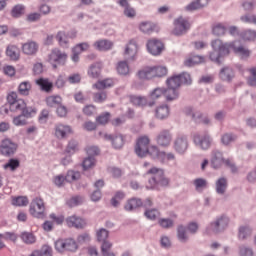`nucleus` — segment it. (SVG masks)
I'll list each match as a JSON object with an SVG mask.
<instances>
[{
  "label": "nucleus",
  "mask_w": 256,
  "mask_h": 256,
  "mask_svg": "<svg viewBox=\"0 0 256 256\" xmlns=\"http://www.w3.org/2000/svg\"><path fill=\"white\" fill-rule=\"evenodd\" d=\"M152 177L148 180L147 189L159 191L161 187H169L170 180L165 177V171L161 168L153 167L147 171Z\"/></svg>",
  "instance_id": "nucleus-1"
},
{
  "label": "nucleus",
  "mask_w": 256,
  "mask_h": 256,
  "mask_svg": "<svg viewBox=\"0 0 256 256\" xmlns=\"http://www.w3.org/2000/svg\"><path fill=\"white\" fill-rule=\"evenodd\" d=\"M213 51L210 53V59L217 63L218 65H221V60L223 57L227 56L229 54V49H231V44L227 42L221 41V39H216L211 42Z\"/></svg>",
  "instance_id": "nucleus-2"
},
{
  "label": "nucleus",
  "mask_w": 256,
  "mask_h": 256,
  "mask_svg": "<svg viewBox=\"0 0 256 256\" xmlns=\"http://www.w3.org/2000/svg\"><path fill=\"white\" fill-rule=\"evenodd\" d=\"M229 217L226 215L217 216L212 222L206 227L207 235H219L223 233L229 227Z\"/></svg>",
  "instance_id": "nucleus-3"
},
{
  "label": "nucleus",
  "mask_w": 256,
  "mask_h": 256,
  "mask_svg": "<svg viewBox=\"0 0 256 256\" xmlns=\"http://www.w3.org/2000/svg\"><path fill=\"white\" fill-rule=\"evenodd\" d=\"M150 157L156 161H159L162 165H169L170 161H175L176 157L173 152H165L159 150V147L153 145L150 146Z\"/></svg>",
  "instance_id": "nucleus-4"
},
{
  "label": "nucleus",
  "mask_w": 256,
  "mask_h": 256,
  "mask_svg": "<svg viewBox=\"0 0 256 256\" xmlns=\"http://www.w3.org/2000/svg\"><path fill=\"white\" fill-rule=\"evenodd\" d=\"M168 87L178 90L181 85H191V74L183 72L178 75H174L166 80Z\"/></svg>",
  "instance_id": "nucleus-5"
},
{
  "label": "nucleus",
  "mask_w": 256,
  "mask_h": 256,
  "mask_svg": "<svg viewBox=\"0 0 256 256\" xmlns=\"http://www.w3.org/2000/svg\"><path fill=\"white\" fill-rule=\"evenodd\" d=\"M149 140L148 136H141L137 139L136 146H135V153L138 157H146L147 155L151 156V147H149Z\"/></svg>",
  "instance_id": "nucleus-6"
},
{
  "label": "nucleus",
  "mask_w": 256,
  "mask_h": 256,
  "mask_svg": "<svg viewBox=\"0 0 256 256\" xmlns=\"http://www.w3.org/2000/svg\"><path fill=\"white\" fill-rule=\"evenodd\" d=\"M189 29H191V23H189V20H187L183 16H180L174 20V29L172 33L176 37H181V35H185V33L189 31Z\"/></svg>",
  "instance_id": "nucleus-7"
},
{
  "label": "nucleus",
  "mask_w": 256,
  "mask_h": 256,
  "mask_svg": "<svg viewBox=\"0 0 256 256\" xmlns=\"http://www.w3.org/2000/svg\"><path fill=\"white\" fill-rule=\"evenodd\" d=\"M67 61V53L59 49H53L48 55V62L52 65L53 69H57L58 65H64Z\"/></svg>",
  "instance_id": "nucleus-8"
},
{
  "label": "nucleus",
  "mask_w": 256,
  "mask_h": 256,
  "mask_svg": "<svg viewBox=\"0 0 256 256\" xmlns=\"http://www.w3.org/2000/svg\"><path fill=\"white\" fill-rule=\"evenodd\" d=\"M173 149L178 155H185L189 149V138L185 134H179L174 142Z\"/></svg>",
  "instance_id": "nucleus-9"
},
{
  "label": "nucleus",
  "mask_w": 256,
  "mask_h": 256,
  "mask_svg": "<svg viewBox=\"0 0 256 256\" xmlns=\"http://www.w3.org/2000/svg\"><path fill=\"white\" fill-rule=\"evenodd\" d=\"M30 215L37 219L45 218V203L41 198H35L30 204Z\"/></svg>",
  "instance_id": "nucleus-10"
},
{
  "label": "nucleus",
  "mask_w": 256,
  "mask_h": 256,
  "mask_svg": "<svg viewBox=\"0 0 256 256\" xmlns=\"http://www.w3.org/2000/svg\"><path fill=\"white\" fill-rule=\"evenodd\" d=\"M193 142L194 145H196L199 149H202V151H207V149L211 148L213 138H211L209 133L196 134L193 138Z\"/></svg>",
  "instance_id": "nucleus-11"
},
{
  "label": "nucleus",
  "mask_w": 256,
  "mask_h": 256,
  "mask_svg": "<svg viewBox=\"0 0 256 256\" xmlns=\"http://www.w3.org/2000/svg\"><path fill=\"white\" fill-rule=\"evenodd\" d=\"M55 249L59 253H63V251H71L74 252L78 249L77 242L75 240L68 239H59L55 242Z\"/></svg>",
  "instance_id": "nucleus-12"
},
{
  "label": "nucleus",
  "mask_w": 256,
  "mask_h": 256,
  "mask_svg": "<svg viewBox=\"0 0 256 256\" xmlns=\"http://www.w3.org/2000/svg\"><path fill=\"white\" fill-rule=\"evenodd\" d=\"M173 141V134L169 129H162L156 136V143L159 147H170Z\"/></svg>",
  "instance_id": "nucleus-13"
},
{
  "label": "nucleus",
  "mask_w": 256,
  "mask_h": 256,
  "mask_svg": "<svg viewBox=\"0 0 256 256\" xmlns=\"http://www.w3.org/2000/svg\"><path fill=\"white\" fill-rule=\"evenodd\" d=\"M73 133L71 126L65 124H56L54 127V135L57 139H67Z\"/></svg>",
  "instance_id": "nucleus-14"
},
{
  "label": "nucleus",
  "mask_w": 256,
  "mask_h": 256,
  "mask_svg": "<svg viewBox=\"0 0 256 256\" xmlns=\"http://www.w3.org/2000/svg\"><path fill=\"white\" fill-rule=\"evenodd\" d=\"M146 47H147V51L154 56L161 55V52L164 49L163 42H161L158 39L148 40Z\"/></svg>",
  "instance_id": "nucleus-15"
},
{
  "label": "nucleus",
  "mask_w": 256,
  "mask_h": 256,
  "mask_svg": "<svg viewBox=\"0 0 256 256\" xmlns=\"http://www.w3.org/2000/svg\"><path fill=\"white\" fill-rule=\"evenodd\" d=\"M17 151V144L13 143L10 139H5L2 141L0 145V153L1 155H5L9 157V155H13Z\"/></svg>",
  "instance_id": "nucleus-16"
},
{
  "label": "nucleus",
  "mask_w": 256,
  "mask_h": 256,
  "mask_svg": "<svg viewBox=\"0 0 256 256\" xmlns=\"http://www.w3.org/2000/svg\"><path fill=\"white\" fill-rule=\"evenodd\" d=\"M230 45V49H233L236 55H239L241 59H247L249 55H251V51L241 45H239V41L228 43Z\"/></svg>",
  "instance_id": "nucleus-17"
},
{
  "label": "nucleus",
  "mask_w": 256,
  "mask_h": 256,
  "mask_svg": "<svg viewBox=\"0 0 256 256\" xmlns=\"http://www.w3.org/2000/svg\"><path fill=\"white\" fill-rule=\"evenodd\" d=\"M210 163L212 169H220L221 165L225 163V159L223 158V152L219 150H213L211 153Z\"/></svg>",
  "instance_id": "nucleus-18"
},
{
  "label": "nucleus",
  "mask_w": 256,
  "mask_h": 256,
  "mask_svg": "<svg viewBox=\"0 0 256 256\" xmlns=\"http://www.w3.org/2000/svg\"><path fill=\"white\" fill-rule=\"evenodd\" d=\"M130 103L132 105H135L136 107H145V105H149V107H153L155 105V101H147V97L145 96H137V95H131L129 96Z\"/></svg>",
  "instance_id": "nucleus-19"
},
{
  "label": "nucleus",
  "mask_w": 256,
  "mask_h": 256,
  "mask_svg": "<svg viewBox=\"0 0 256 256\" xmlns=\"http://www.w3.org/2000/svg\"><path fill=\"white\" fill-rule=\"evenodd\" d=\"M105 139H108L112 142L114 149H121L125 145V136L122 134H117L115 136L106 134Z\"/></svg>",
  "instance_id": "nucleus-20"
},
{
  "label": "nucleus",
  "mask_w": 256,
  "mask_h": 256,
  "mask_svg": "<svg viewBox=\"0 0 256 256\" xmlns=\"http://www.w3.org/2000/svg\"><path fill=\"white\" fill-rule=\"evenodd\" d=\"M137 75L142 81H149V79H155L154 66L142 68L138 71Z\"/></svg>",
  "instance_id": "nucleus-21"
},
{
  "label": "nucleus",
  "mask_w": 256,
  "mask_h": 256,
  "mask_svg": "<svg viewBox=\"0 0 256 256\" xmlns=\"http://www.w3.org/2000/svg\"><path fill=\"white\" fill-rule=\"evenodd\" d=\"M227 187H229V182H227V178L220 177L215 182V191L217 195H224L227 193Z\"/></svg>",
  "instance_id": "nucleus-22"
},
{
  "label": "nucleus",
  "mask_w": 256,
  "mask_h": 256,
  "mask_svg": "<svg viewBox=\"0 0 256 256\" xmlns=\"http://www.w3.org/2000/svg\"><path fill=\"white\" fill-rule=\"evenodd\" d=\"M66 223L68 227H75V229H83L86 225L85 220L77 216H69L66 219Z\"/></svg>",
  "instance_id": "nucleus-23"
},
{
  "label": "nucleus",
  "mask_w": 256,
  "mask_h": 256,
  "mask_svg": "<svg viewBox=\"0 0 256 256\" xmlns=\"http://www.w3.org/2000/svg\"><path fill=\"white\" fill-rule=\"evenodd\" d=\"M139 47L137 46V42L135 40H130L125 48V55H128V59H135L137 55Z\"/></svg>",
  "instance_id": "nucleus-24"
},
{
  "label": "nucleus",
  "mask_w": 256,
  "mask_h": 256,
  "mask_svg": "<svg viewBox=\"0 0 256 256\" xmlns=\"http://www.w3.org/2000/svg\"><path fill=\"white\" fill-rule=\"evenodd\" d=\"M170 113H171V110L169 109V106L166 104L160 105L155 109L156 119H160V120L167 119Z\"/></svg>",
  "instance_id": "nucleus-25"
},
{
  "label": "nucleus",
  "mask_w": 256,
  "mask_h": 256,
  "mask_svg": "<svg viewBox=\"0 0 256 256\" xmlns=\"http://www.w3.org/2000/svg\"><path fill=\"white\" fill-rule=\"evenodd\" d=\"M6 55L11 61H19L21 50L16 45H9L6 49Z\"/></svg>",
  "instance_id": "nucleus-26"
},
{
  "label": "nucleus",
  "mask_w": 256,
  "mask_h": 256,
  "mask_svg": "<svg viewBox=\"0 0 256 256\" xmlns=\"http://www.w3.org/2000/svg\"><path fill=\"white\" fill-rule=\"evenodd\" d=\"M94 47L98 51H110L113 49V42L107 39L98 40L94 43Z\"/></svg>",
  "instance_id": "nucleus-27"
},
{
  "label": "nucleus",
  "mask_w": 256,
  "mask_h": 256,
  "mask_svg": "<svg viewBox=\"0 0 256 256\" xmlns=\"http://www.w3.org/2000/svg\"><path fill=\"white\" fill-rule=\"evenodd\" d=\"M22 51L25 55H35L39 51V45L36 42H26L22 45Z\"/></svg>",
  "instance_id": "nucleus-28"
},
{
  "label": "nucleus",
  "mask_w": 256,
  "mask_h": 256,
  "mask_svg": "<svg viewBox=\"0 0 256 256\" xmlns=\"http://www.w3.org/2000/svg\"><path fill=\"white\" fill-rule=\"evenodd\" d=\"M143 201L139 198H131L127 201V203L124 206V209L126 211H135V209H139V207H142Z\"/></svg>",
  "instance_id": "nucleus-29"
},
{
  "label": "nucleus",
  "mask_w": 256,
  "mask_h": 256,
  "mask_svg": "<svg viewBox=\"0 0 256 256\" xmlns=\"http://www.w3.org/2000/svg\"><path fill=\"white\" fill-rule=\"evenodd\" d=\"M103 67V64L100 62H96L92 64L88 70V75L92 79H98V77L101 75V69Z\"/></svg>",
  "instance_id": "nucleus-30"
},
{
  "label": "nucleus",
  "mask_w": 256,
  "mask_h": 256,
  "mask_svg": "<svg viewBox=\"0 0 256 256\" xmlns=\"http://www.w3.org/2000/svg\"><path fill=\"white\" fill-rule=\"evenodd\" d=\"M233 77H235V72L233 71V68L224 67L220 70V79H222V81L231 82L233 80Z\"/></svg>",
  "instance_id": "nucleus-31"
},
{
  "label": "nucleus",
  "mask_w": 256,
  "mask_h": 256,
  "mask_svg": "<svg viewBox=\"0 0 256 256\" xmlns=\"http://www.w3.org/2000/svg\"><path fill=\"white\" fill-rule=\"evenodd\" d=\"M209 4V0H196L188 4L185 9L186 11H196V9H201Z\"/></svg>",
  "instance_id": "nucleus-32"
},
{
  "label": "nucleus",
  "mask_w": 256,
  "mask_h": 256,
  "mask_svg": "<svg viewBox=\"0 0 256 256\" xmlns=\"http://www.w3.org/2000/svg\"><path fill=\"white\" fill-rule=\"evenodd\" d=\"M177 239L180 243H187L189 241V235L187 234V227L179 225L177 228Z\"/></svg>",
  "instance_id": "nucleus-33"
},
{
  "label": "nucleus",
  "mask_w": 256,
  "mask_h": 256,
  "mask_svg": "<svg viewBox=\"0 0 256 256\" xmlns=\"http://www.w3.org/2000/svg\"><path fill=\"white\" fill-rule=\"evenodd\" d=\"M193 185L198 193H203L207 189L209 183L204 178H196L193 181Z\"/></svg>",
  "instance_id": "nucleus-34"
},
{
  "label": "nucleus",
  "mask_w": 256,
  "mask_h": 256,
  "mask_svg": "<svg viewBox=\"0 0 256 256\" xmlns=\"http://www.w3.org/2000/svg\"><path fill=\"white\" fill-rule=\"evenodd\" d=\"M115 82L111 78L104 79L102 81H98L93 85V89H97L98 91H102V89H107V87H113Z\"/></svg>",
  "instance_id": "nucleus-35"
},
{
  "label": "nucleus",
  "mask_w": 256,
  "mask_h": 256,
  "mask_svg": "<svg viewBox=\"0 0 256 256\" xmlns=\"http://www.w3.org/2000/svg\"><path fill=\"white\" fill-rule=\"evenodd\" d=\"M164 96L166 101H175L176 99H179V90L168 87L165 89Z\"/></svg>",
  "instance_id": "nucleus-36"
},
{
  "label": "nucleus",
  "mask_w": 256,
  "mask_h": 256,
  "mask_svg": "<svg viewBox=\"0 0 256 256\" xmlns=\"http://www.w3.org/2000/svg\"><path fill=\"white\" fill-rule=\"evenodd\" d=\"M56 39L60 47H64V49H67V47H69V36H67L64 31H59L56 35Z\"/></svg>",
  "instance_id": "nucleus-37"
},
{
  "label": "nucleus",
  "mask_w": 256,
  "mask_h": 256,
  "mask_svg": "<svg viewBox=\"0 0 256 256\" xmlns=\"http://www.w3.org/2000/svg\"><path fill=\"white\" fill-rule=\"evenodd\" d=\"M12 205H14V207H27V205H29V199L27 196L13 197Z\"/></svg>",
  "instance_id": "nucleus-38"
},
{
  "label": "nucleus",
  "mask_w": 256,
  "mask_h": 256,
  "mask_svg": "<svg viewBox=\"0 0 256 256\" xmlns=\"http://www.w3.org/2000/svg\"><path fill=\"white\" fill-rule=\"evenodd\" d=\"M25 107V100L19 99L17 102H14L9 105V109L12 113H22Z\"/></svg>",
  "instance_id": "nucleus-39"
},
{
  "label": "nucleus",
  "mask_w": 256,
  "mask_h": 256,
  "mask_svg": "<svg viewBox=\"0 0 256 256\" xmlns=\"http://www.w3.org/2000/svg\"><path fill=\"white\" fill-rule=\"evenodd\" d=\"M20 239L26 245H33V243H35L37 241V238L31 232H22L20 235Z\"/></svg>",
  "instance_id": "nucleus-40"
},
{
  "label": "nucleus",
  "mask_w": 256,
  "mask_h": 256,
  "mask_svg": "<svg viewBox=\"0 0 256 256\" xmlns=\"http://www.w3.org/2000/svg\"><path fill=\"white\" fill-rule=\"evenodd\" d=\"M96 237H97V241L99 243H109V241H107V239H109V231H107V229L105 228H100L99 230H97L96 232Z\"/></svg>",
  "instance_id": "nucleus-41"
},
{
  "label": "nucleus",
  "mask_w": 256,
  "mask_h": 256,
  "mask_svg": "<svg viewBox=\"0 0 256 256\" xmlns=\"http://www.w3.org/2000/svg\"><path fill=\"white\" fill-rule=\"evenodd\" d=\"M61 103H63V98H61L59 95L49 96L46 98V104L48 107H59Z\"/></svg>",
  "instance_id": "nucleus-42"
},
{
  "label": "nucleus",
  "mask_w": 256,
  "mask_h": 256,
  "mask_svg": "<svg viewBox=\"0 0 256 256\" xmlns=\"http://www.w3.org/2000/svg\"><path fill=\"white\" fill-rule=\"evenodd\" d=\"M237 141V135L233 133H226L221 136V143L226 147L231 145V143H235Z\"/></svg>",
  "instance_id": "nucleus-43"
},
{
  "label": "nucleus",
  "mask_w": 256,
  "mask_h": 256,
  "mask_svg": "<svg viewBox=\"0 0 256 256\" xmlns=\"http://www.w3.org/2000/svg\"><path fill=\"white\" fill-rule=\"evenodd\" d=\"M77 151H79V142H77L76 140H70L66 147L65 153H67L68 155H75Z\"/></svg>",
  "instance_id": "nucleus-44"
},
{
  "label": "nucleus",
  "mask_w": 256,
  "mask_h": 256,
  "mask_svg": "<svg viewBox=\"0 0 256 256\" xmlns=\"http://www.w3.org/2000/svg\"><path fill=\"white\" fill-rule=\"evenodd\" d=\"M251 233H253V230L248 225L246 226H240L238 237L240 240H245L247 237H251Z\"/></svg>",
  "instance_id": "nucleus-45"
},
{
  "label": "nucleus",
  "mask_w": 256,
  "mask_h": 256,
  "mask_svg": "<svg viewBox=\"0 0 256 256\" xmlns=\"http://www.w3.org/2000/svg\"><path fill=\"white\" fill-rule=\"evenodd\" d=\"M36 83L39 85V87H41L42 91H46L47 93H49V91H51L53 88V83L49 82L48 79L40 78L36 80Z\"/></svg>",
  "instance_id": "nucleus-46"
},
{
  "label": "nucleus",
  "mask_w": 256,
  "mask_h": 256,
  "mask_svg": "<svg viewBox=\"0 0 256 256\" xmlns=\"http://www.w3.org/2000/svg\"><path fill=\"white\" fill-rule=\"evenodd\" d=\"M81 179V172L75 170H68L66 174L67 183H73V181H79Z\"/></svg>",
  "instance_id": "nucleus-47"
},
{
  "label": "nucleus",
  "mask_w": 256,
  "mask_h": 256,
  "mask_svg": "<svg viewBox=\"0 0 256 256\" xmlns=\"http://www.w3.org/2000/svg\"><path fill=\"white\" fill-rule=\"evenodd\" d=\"M116 69L119 75H129V64L127 61L118 62Z\"/></svg>",
  "instance_id": "nucleus-48"
},
{
  "label": "nucleus",
  "mask_w": 256,
  "mask_h": 256,
  "mask_svg": "<svg viewBox=\"0 0 256 256\" xmlns=\"http://www.w3.org/2000/svg\"><path fill=\"white\" fill-rule=\"evenodd\" d=\"M160 215L159 210L156 208L146 209L144 212V216L150 221H155Z\"/></svg>",
  "instance_id": "nucleus-49"
},
{
  "label": "nucleus",
  "mask_w": 256,
  "mask_h": 256,
  "mask_svg": "<svg viewBox=\"0 0 256 256\" xmlns=\"http://www.w3.org/2000/svg\"><path fill=\"white\" fill-rule=\"evenodd\" d=\"M241 39L244 41H255L256 31L255 30H245L240 34Z\"/></svg>",
  "instance_id": "nucleus-50"
},
{
  "label": "nucleus",
  "mask_w": 256,
  "mask_h": 256,
  "mask_svg": "<svg viewBox=\"0 0 256 256\" xmlns=\"http://www.w3.org/2000/svg\"><path fill=\"white\" fill-rule=\"evenodd\" d=\"M111 247H113V243L111 242H104L101 245V253L103 256H115V253L111 252Z\"/></svg>",
  "instance_id": "nucleus-51"
},
{
  "label": "nucleus",
  "mask_w": 256,
  "mask_h": 256,
  "mask_svg": "<svg viewBox=\"0 0 256 256\" xmlns=\"http://www.w3.org/2000/svg\"><path fill=\"white\" fill-rule=\"evenodd\" d=\"M97 161L95 160V157L93 156H88L87 158H85L82 162V167L84 169V171H87V169H92V167H95V163Z\"/></svg>",
  "instance_id": "nucleus-52"
},
{
  "label": "nucleus",
  "mask_w": 256,
  "mask_h": 256,
  "mask_svg": "<svg viewBox=\"0 0 256 256\" xmlns=\"http://www.w3.org/2000/svg\"><path fill=\"white\" fill-rule=\"evenodd\" d=\"M31 91V83L30 82H22L20 83L18 87V92L20 95L27 96L29 95V92Z\"/></svg>",
  "instance_id": "nucleus-53"
},
{
  "label": "nucleus",
  "mask_w": 256,
  "mask_h": 256,
  "mask_svg": "<svg viewBox=\"0 0 256 256\" xmlns=\"http://www.w3.org/2000/svg\"><path fill=\"white\" fill-rule=\"evenodd\" d=\"M83 204V197L81 196H73L72 198L66 201V205L69 207H78V205Z\"/></svg>",
  "instance_id": "nucleus-54"
},
{
  "label": "nucleus",
  "mask_w": 256,
  "mask_h": 256,
  "mask_svg": "<svg viewBox=\"0 0 256 256\" xmlns=\"http://www.w3.org/2000/svg\"><path fill=\"white\" fill-rule=\"evenodd\" d=\"M163 95H165V88H155L150 92V99L155 101L156 99L163 97Z\"/></svg>",
  "instance_id": "nucleus-55"
},
{
  "label": "nucleus",
  "mask_w": 256,
  "mask_h": 256,
  "mask_svg": "<svg viewBox=\"0 0 256 256\" xmlns=\"http://www.w3.org/2000/svg\"><path fill=\"white\" fill-rule=\"evenodd\" d=\"M12 241L15 243L17 241V234L14 232H5L3 234L0 233V241Z\"/></svg>",
  "instance_id": "nucleus-56"
},
{
  "label": "nucleus",
  "mask_w": 256,
  "mask_h": 256,
  "mask_svg": "<svg viewBox=\"0 0 256 256\" xmlns=\"http://www.w3.org/2000/svg\"><path fill=\"white\" fill-rule=\"evenodd\" d=\"M227 32V27H225L223 24L218 23L212 28L213 35L221 36L224 33Z\"/></svg>",
  "instance_id": "nucleus-57"
},
{
  "label": "nucleus",
  "mask_w": 256,
  "mask_h": 256,
  "mask_svg": "<svg viewBox=\"0 0 256 256\" xmlns=\"http://www.w3.org/2000/svg\"><path fill=\"white\" fill-rule=\"evenodd\" d=\"M199 63H203V57L194 56L185 61L186 67H193V65H199Z\"/></svg>",
  "instance_id": "nucleus-58"
},
{
  "label": "nucleus",
  "mask_w": 256,
  "mask_h": 256,
  "mask_svg": "<svg viewBox=\"0 0 256 256\" xmlns=\"http://www.w3.org/2000/svg\"><path fill=\"white\" fill-rule=\"evenodd\" d=\"M65 181H67V176L63 174L56 175L53 178V183L56 187H63V185H65Z\"/></svg>",
  "instance_id": "nucleus-59"
},
{
  "label": "nucleus",
  "mask_w": 256,
  "mask_h": 256,
  "mask_svg": "<svg viewBox=\"0 0 256 256\" xmlns=\"http://www.w3.org/2000/svg\"><path fill=\"white\" fill-rule=\"evenodd\" d=\"M167 75V67L154 66V77H165Z\"/></svg>",
  "instance_id": "nucleus-60"
},
{
  "label": "nucleus",
  "mask_w": 256,
  "mask_h": 256,
  "mask_svg": "<svg viewBox=\"0 0 256 256\" xmlns=\"http://www.w3.org/2000/svg\"><path fill=\"white\" fill-rule=\"evenodd\" d=\"M12 17H21L25 13V6L23 5H16L12 9Z\"/></svg>",
  "instance_id": "nucleus-61"
},
{
  "label": "nucleus",
  "mask_w": 256,
  "mask_h": 256,
  "mask_svg": "<svg viewBox=\"0 0 256 256\" xmlns=\"http://www.w3.org/2000/svg\"><path fill=\"white\" fill-rule=\"evenodd\" d=\"M154 27L155 26L151 22H142L140 24V31H142V33H151V31H153Z\"/></svg>",
  "instance_id": "nucleus-62"
},
{
  "label": "nucleus",
  "mask_w": 256,
  "mask_h": 256,
  "mask_svg": "<svg viewBox=\"0 0 256 256\" xmlns=\"http://www.w3.org/2000/svg\"><path fill=\"white\" fill-rule=\"evenodd\" d=\"M250 76L248 77V85L251 87L256 86V68H250L249 69Z\"/></svg>",
  "instance_id": "nucleus-63"
},
{
  "label": "nucleus",
  "mask_w": 256,
  "mask_h": 256,
  "mask_svg": "<svg viewBox=\"0 0 256 256\" xmlns=\"http://www.w3.org/2000/svg\"><path fill=\"white\" fill-rule=\"evenodd\" d=\"M239 255L240 256H253V248L247 246H240L239 248Z\"/></svg>",
  "instance_id": "nucleus-64"
}]
</instances>
